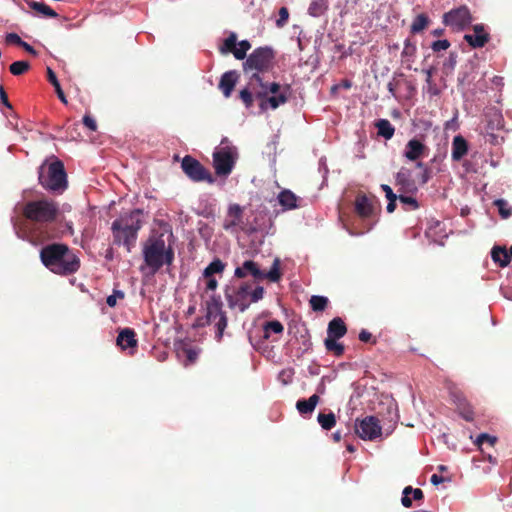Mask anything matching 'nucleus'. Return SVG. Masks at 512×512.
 <instances>
[{"label":"nucleus","instance_id":"4468645a","mask_svg":"<svg viewBox=\"0 0 512 512\" xmlns=\"http://www.w3.org/2000/svg\"><path fill=\"white\" fill-rule=\"evenodd\" d=\"M356 433L363 440L373 441L382 434L379 420L374 416H367L356 422Z\"/></svg>","mask_w":512,"mask_h":512},{"label":"nucleus","instance_id":"f257e3e1","mask_svg":"<svg viewBox=\"0 0 512 512\" xmlns=\"http://www.w3.org/2000/svg\"><path fill=\"white\" fill-rule=\"evenodd\" d=\"M250 49L251 43L248 40L237 43V35L234 32H231L219 46L221 54L232 53L237 60H245L242 64L243 72L249 76V87L255 89V84H261L263 75L274 69L276 51L270 46H261L247 56Z\"/></svg>","mask_w":512,"mask_h":512},{"label":"nucleus","instance_id":"1a4fd4ad","mask_svg":"<svg viewBox=\"0 0 512 512\" xmlns=\"http://www.w3.org/2000/svg\"><path fill=\"white\" fill-rule=\"evenodd\" d=\"M184 174L193 182H207L213 184L215 178L196 158L186 155L181 161Z\"/></svg>","mask_w":512,"mask_h":512},{"label":"nucleus","instance_id":"4c0bfd02","mask_svg":"<svg viewBox=\"0 0 512 512\" xmlns=\"http://www.w3.org/2000/svg\"><path fill=\"white\" fill-rule=\"evenodd\" d=\"M225 268V264L220 259L213 260L204 270L203 276H213L215 273H222Z\"/></svg>","mask_w":512,"mask_h":512},{"label":"nucleus","instance_id":"0eeeda50","mask_svg":"<svg viewBox=\"0 0 512 512\" xmlns=\"http://www.w3.org/2000/svg\"><path fill=\"white\" fill-rule=\"evenodd\" d=\"M39 183L43 188L53 192H63L67 188V174L64 164L55 160L39 167Z\"/></svg>","mask_w":512,"mask_h":512},{"label":"nucleus","instance_id":"6ab92c4d","mask_svg":"<svg viewBox=\"0 0 512 512\" xmlns=\"http://www.w3.org/2000/svg\"><path fill=\"white\" fill-rule=\"evenodd\" d=\"M450 396L462 418L466 421H472L473 410L462 392L457 389H453L450 391Z\"/></svg>","mask_w":512,"mask_h":512},{"label":"nucleus","instance_id":"13d9d810","mask_svg":"<svg viewBox=\"0 0 512 512\" xmlns=\"http://www.w3.org/2000/svg\"><path fill=\"white\" fill-rule=\"evenodd\" d=\"M206 279V290L214 291L217 286L218 282L213 276L205 277Z\"/></svg>","mask_w":512,"mask_h":512},{"label":"nucleus","instance_id":"774afa93","mask_svg":"<svg viewBox=\"0 0 512 512\" xmlns=\"http://www.w3.org/2000/svg\"><path fill=\"white\" fill-rule=\"evenodd\" d=\"M33 237H35L36 239H38L41 242L50 238V236L47 233L45 235H42V232L39 231V234H38V230L33 231Z\"/></svg>","mask_w":512,"mask_h":512},{"label":"nucleus","instance_id":"f3484780","mask_svg":"<svg viewBox=\"0 0 512 512\" xmlns=\"http://www.w3.org/2000/svg\"><path fill=\"white\" fill-rule=\"evenodd\" d=\"M473 34H465L464 40L474 49L484 47L490 40V35L486 32L483 24L473 26Z\"/></svg>","mask_w":512,"mask_h":512},{"label":"nucleus","instance_id":"4d7b16f0","mask_svg":"<svg viewBox=\"0 0 512 512\" xmlns=\"http://www.w3.org/2000/svg\"><path fill=\"white\" fill-rule=\"evenodd\" d=\"M359 340L362 342H365V343H367V342L375 343L376 342L375 338H373L372 334L367 330H362L359 333Z\"/></svg>","mask_w":512,"mask_h":512},{"label":"nucleus","instance_id":"3c124183","mask_svg":"<svg viewBox=\"0 0 512 512\" xmlns=\"http://www.w3.org/2000/svg\"><path fill=\"white\" fill-rule=\"evenodd\" d=\"M264 294V289L261 286H257L253 291L250 290V301L257 302L258 300L262 299Z\"/></svg>","mask_w":512,"mask_h":512},{"label":"nucleus","instance_id":"37998d69","mask_svg":"<svg viewBox=\"0 0 512 512\" xmlns=\"http://www.w3.org/2000/svg\"><path fill=\"white\" fill-rule=\"evenodd\" d=\"M503 128V119L500 114H495L487 123L486 130H500Z\"/></svg>","mask_w":512,"mask_h":512},{"label":"nucleus","instance_id":"49530a36","mask_svg":"<svg viewBox=\"0 0 512 512\" xmlns=\"http://www.w3.org/2000/svg\"><path fill=\"white\" fill-rule=\"evenodd\" d=\"M416 53V46L409 39L404 42V49L401 53L402 57H412Z\"/></svg>","mask_w":512,"mask_h":512},{"label":"nucleus","instance_id":"5fc2aeb1","mask_svg":"<svg viewBox=\"0 0 512 512\" xmlns=\"http://www.w3.org/2000/svg\"><path fill=\"white\" fill-rule=\"evenodd\" d=\"M487 141L493 145H498L503 141V137H500L494 133V131L486 130Z\"/></svg>","mask_w":512,"mask_h":512},{"label":"nucleus","instance_id":"052dcab7","mask_svg":"<svg viewBox=\"0 0 512 512\" xmlns=\"http://www.w3.org/2000/svg\"><path fill=\"white\" fill-rule=\"evenodd\" d=\"M279 379H281L284 384L290 383L291 380H292V373H291V371H285V370L282 371L279 374Z\"/></svg>","mask_w":512,"mask_h":512},{"label":"nucleus","instance_id":"6e6552de","mask_svg":"<svg viewBox=\"0 0 512 512\" xmlns=\"http://www.w3.org/2000/svg\"><path fill=\"white\" fill-rule=\"evenodd\" d=\"M212 159L215 174L218 177L226 178L232 173L236 165L238 152L234 146H222L213 152Z\"/></svg>","mask_w":512,"mask_h":512},{"label":"nucleus","instance_id":"f03ea898","mask_svg":"<svg viewBox=\"0 0 512 512\" xmlns=\"http://www.w3.org/2000/svg\"><path fill=\"white\" fill-rule=\"evenodd\" d=\"M42 264L52 273L68 276L76 273L80 268V259L64 243H51L40 250Z\"/></svg>","mask_w":512,"mask_h":512},{"label":"nucleus","instance_id":"680f3d73","mask_svg":"<svg viewBox=\"0 0 512 512\" xmlns=\"http://www.w3.org/2000/svg\"><path fill=\"white\" fill-rule=\"evenodd\" d=\"M227 326V322H218L217 323V333H216V337L218 340L221 339L222 335H223V332L225 330Z\"/></svg>","mask_w":512,"mask_h":512},{"label":"nucleus","instance_id":"c9c22d12","mask_svg":"<svg viewBox=\"0 0 512 512\" xmlns=\"http://www.w3.org/2000/svg\"><path fill=\"white\" fill-rule=\"evenodd\" d=\"M309 302L312 310L319 312L324 311L327 308L329 300L325 296L314 295L311 297Z\"/></svg>","mask_w":512,"mask_h":512},{"label":"nucleus","instance_id":"e433bc0d","mask_svg":"<svg viewBox=\"0 0 512 512\" xmlns=\"http://www.w3.org/2000/svg\"><path fill=\"white\" fill-rule=\"evenodd\" d=\"M30 69L28 61H15L9 66V71L14 76H20Z\"/></svg>","mask_w":512,"mask_h":512},{"label":"nucleus","instance_id":"2f4dec72","mask_svg":"<svg viewBox=\"0 0 512 512\" xmlns=\"http://www.w3.org/2000/svg\"><path fill=\"white\" fill-rule=\"evenodd\" d=\"M260 329L262 337L268 339L271 333L280 334L284 328L281 322H262Z\"/></svg>","mask_w":512,"mask_h":512},{"label":"nucleus","instance_id":"c85d7f7f","mask_svg":"<svg viewBox=\"0 0 512 512\" xmlns=\"http://www.w3.org/2000/svg\"><path fill=\"white\" fill-rule=\"evenodd\" d=\"M375 127L377 128L378 135L386 140L391 139L395 133L394 126L387 119H379L375 122Z\"/></svg>","mask_w":512,"mask_h":512},{"label":"nucleus","instance_id":"0e129e2a","mask_svg":"<svg viewBox=\"0 0 512 512\" xmlns=\"http://www.w3.org/2000/svg\"><path fill=\"white\" fill-rule=\"evenodd\" d=\"M430 481L433 485H439L445 481V478L438 474H433L430 478Z\"/></svg>","mask_w":512,"mask_h":512},{"label":"nucleus","instance_id":"bf43d9fd","mask_svg":"<svg viewBox=\"0 0 512 512\" xmlns=\"http://www.w3.org/2000/svg\"><path fill=\"white\" fill-rule=\"evenodd\" d=\"M0 100L3 105H5L9 109H12V105L8 100L7 93L5 92L3 86H0Z\"/></svg>","mask_w":512,"mask_h":512},{"label":"nucleus","instance_id":"f704fd0d","mask_svg":"<svg viewBox=\"0 0 512 512\" xmlns=\"http://www.w3.org/2000/svg\"><path fill=\"white\" fill-rule=\"evenodd\" d=\"M317 420H318L320 426L324 430H330L336 424V418H335L334 413H332V412H330L328 414L319 413Z\"/></svg>","mask_w":512,"mask_h":512},{"label":"nucleus","instance_id":"79ce46f5","mask_svg":"<svg viewBox=\"0 0 512 512\" xmlns=\"http://www.w3.org/2000/svg\"><path fill=\"white\" fill-rule=\"evenodd\" d=\"M253 94L254 91L249 87V85L240 91L239 97L246 108H251L253 106Z\"/></svg>","mask_w":512,"mask_h":512},{"label":"nucleus","instance_id":"de8ad7c7","mask_svg":"<svg viewBox=\"0 0 512 512\" xmlns=\"http://www.w3.org/2000/svg\"><path fill=\"white\" fill-rule=\"evenodd\" d=\"M450 45L451 44L447 39L437 40L431 44V49L433 50V52H440L447 50L450 47Z\"/></svg>","mask_w":512,"mask_h":512},{"label":"nucleus","instance_id":"e2e57ef3","mask_svg":"<svg viewBox=\"0 0 512 512\" xmlns=\"http://www.w3.org/2000/svg\"><path fill=\"white\" fill-rule=\"evenodd\" d=\"M431 177V171L429 168H425L421 174V183L426 184Z\"/></svg>","mask_w":512,"mask_h":512},{"label":"nucleus","instance_id":"7ed1b4c3","mask_svg":"<svg viewBox=\"0 0 512 512\" xmlns=\"http://www.w3.org/2000/svg\"><path fill=\"white\" fill-rule=\"evenodd\" d=\"M141 214V210L135 209L128 216H122L112 223L113 244L124 245L128 253L135 247L138 231L142 227Z\"/></svg>","mask_w":512,"mask_h":512},{"label":"nucleus","instance_id":"4be33fe9","mask_svg":"<svg viewBox=\"0 0 512 512\" xmlns=\"http://www.w3.org/2000/svg\"><path fill=\"white\" fill-rule=\"evenodd\" d=\"M428 148L418 139H411L405 147L404 156L410 161H416L421 158Z\"/></svg>","mask_w":512,"mask_h":512},{"label":"nucleus","instance_id":"7c9ffc66","mask_svg":"<svg viewBox=\"0 0 512 512\" xmlns=\"http://www.w3.org/2000/svg\"><path fill=\"white\" fill-rule=\"evenodd\" d=\"M430 22H431V20L427 14H425V13L418 14L414 18V20L411 24V27H410L411 33L416 34V33L422 32L424 29H426L429 26Z\"/></svg>","mask_w":512,"mask_h":512},{"label":"nucleus","instance_id":"2eb2a0df","mask_svg":"<svg viewBox=\"0 0 512 512\" xmlns=\"http://www.w3.org/2000/svg\"><path fill=\"white\" fill-rule=\"evenodd\" d=\"M375 196L359 193L355 199V212L362 219H371L375 215Z\"/></svg>","mask_w":512,"mask_h":512},{"label":"nucleus","instance_id":"864d4df0","mask_svg":"<svg viewBox=\"0 0 512 512\" xmlns=\"http://www.w3.org/2000/svg\"><path fill=\"white\" fill-rule=\"evenodd\" d=\"M83 124L90 129L91 131L97 130V123L94 118H92L90 115L86 114L83 117Z\"/></svg>","mask_w":512,"mask_h":512},{"label":"nucleus","instance_id":"39448f33","mask_svg":"<svg viewBox=\"0 0 512 512\" xmlns=\"http://www.w3.org/2000/svg\"><path fill=\"white\" fill-rule=\"evenodd\" d=\"M254 95L259 99L260 107L266 109H277L280 105L285 104L289 99L291 85L286 84L283 87L277 82H264L261 78V84H255Z\"/></svg>","mask_w":512,"mask_h":512},{"label":"nucleus","instance_id":"f8f14e48","mask_svg":"<svg viewBox=\"0 0 512 512\" xmlns=\"http://www.w3.org/2000/svg\"><path fill=\"white\" fill-rule=\"evenodd\" d=\"M225 296L231 309L243 312L251 304L250 285L242 284L239 288H227Z\"/></svg>","mask_w":512,"mask_h":512},{"label":"nucleus","instance_id":"ddd939ff","mask_svg":"<svg viewBox=\"0 0 512 512\" xmlns=\"http://www.w3.org/2000/svg\"><path fill=\"white\" fill-rule=\"evenodd\" d=\"M174 346L177 358L185 366L194 364L200 354V349L180 336H176Z\"/></svg>","mask_w":512,"mask_h":512},{"label":"nucleus","instance_id":"20e7f679","mask_svg":"<svg viewBox=\"0 0 512 512\" xmlns=\"http://www.w3.org/2000/svg\"><path fill=\"white\" fill-rule=\"evenodd\" d=\"M143 257L146 265L157 272L164 264L171 265L174 261V250L166 246L163 235L150 237L144 248Z\"/></svg>","mask_w":512,"mask_h":512},{"label":"nucleus","instance_id":"09e8293b","mask_svg":"<svg viewBox=\"0 0 512 512\" xmlns=\"http://www.w3.org/2000/svg\"><path fill=\"white\" fill-rule=\"evenodd\" d=\"M124 292L120 291V290H114L113 291V294L112 295H109L107 297V300H106V303L110 306V307H114L117 303V300L118 299H124Z\"/></svg>","mask_w":512,"mask_h":512},{"label":"nucleus","instance_id":"473e14b6","mask_svg":"<svg viewBox=\"0 0 512 512\" xmlns=\"http://www.w3.org/2000/svg\"><path fill=\"white\" fill-rule=\"evenodd\" d=\"M47 78L48 81L53 85L55 88V91L57 93L58 98L63 102L64 104H67V99L65 97V94L61 88V85L56 77L55 72L51 68H47Z\"/></svg>","mask_w":512,"mask_h":512},{"label":"nucleus","instance_id":"72a5a7b5","mask_svg":"<svg viewBox=\"0 0 512 512\" xmlns=\"http://www.w3.org/2000/svg\"><path fill=\"white\" fill-rule=\"evenodd\" d=\"M327 5L324 0H314L308 7V13L313 17H319L325 13Z\"/></svg>","mask_w":512,"mask_h":512},{"label":"nucleus","instance_id":"b1692460","mask_svg":"<svg viewBox=\"0 0 512 512\" xmlns=\"http://www.w3.org/2000/svg\"><path fill=\"white\" fill-rule=\"evenodd\" d=\"M468 152V143L461 135L455 136L452 141L451 157L454 161H460Z\"/></svg>","mask_w":512,"mask_h":512},{"label":"nucleus","instance_id":"bb28decb","mask_svg":"<svg viewBox=\"0 0 512 512\" xmlns=\"http://www.w3.org/2000/svg\"><path fill=\"white\" fill-rule=\"evenodd\" d=\"M27 5L32 10L36 11L39 14H42L45 17L56 18L58 14L48 5L43 2H37L34 0H26Z\"/></svg>","mask_w":512,"mask_h":512},{"label":"nucleus","instance_id":"412c9836","mask_svg":"<svg viewBox=\"0 0 512 512\" xmlns=\"http://www.w3.org/2000/svg\"><path fill=\"white\" fill-rule=\"evenodd\" d=\"M235 277L245 278L247 275H251L255 280H263L264 272L260 270L257 263L252 260H247L241 267H237L234 272Z\"/></svg>","mask_w":512,"mask_h":512},{"label":"nucleus","instance_id":"6e6d98bb","mask_svg":"<svg viewBox=\"0 0 512 512\" xmlns=\"http://www.w3.org/2000/svg\"><path fill=\"white\" fill-rule=\"evenodd\" d=\"M381 189L385 192V196L388 200H397L399 198V195L395 194L389 185L382 184Z\"/></svg>","mask_w":512,"mask_h":512},{"label":"nucleus","instance_id":"ea45409f","mask_svg":"<svg viewBox=\"0 0 512 512\" xmlns=\"http://www.w3.org/2000/svg\"><path fill=\"white\" fill-rule=\"evenodd\" d=\"M280 277L281 273L279 270V259H275L271 269L267 273H264L263 280L269 279L272 282H277L280 279Z\"/></svg>","mask_w":512,"mask_h":512},{"label":"nucleus","instance_id":"cd10ccee","mask_svg":"<svg viewBox=\"0 0 512 512\" xmlns=\"http://www.w3.org/2000/svg\"><path fill=\"white\" fill-rule=\"evenodd\" d=\"M492 260L498 263L500 267H506L510 263L508 251L504 247L495 246L491 251Z\"/></svg>","mask_w":512,"mask_h":512},{"label":"nucleus","instance_id":"338daca9","mask_svg":"<svg viewBox=\"0 0 512 512\" xmlns=\"http://www.w3.org/2000/svg\"><path fill=\"white\" fill-rule=\"evenodd\" d=\"M433 71H434V69L432 67L424 70V73L426 75V83L428 84V86H431V84L433 83V81H432Z\"/></svg>","mask_w":512,"mask_h":512},{"label":"nucleus","instance_id":"9d476101","mask_svg":"<svg viewBox=\"0 0 512 512\" xmlns=\"http://www.w3.org/2000/svg\"><path fill=\"white\" fill-rule=\"evenodd\" d=\"M347 332L345 322H329L327 329V337L324 341L327 351L332 352L336 356H340L344 352V347L338 342Z\"/></svg>","mask_w":512,"mask_h":512},{"label":"nucleus","instance_id":"a878e982","mask_svg":"<svg viewBox=\"0 0 512 512\" xmlns=\"http://www.w3.org/2000/svg\"><path fill=\"white\" fill-rule=\"evenodd\" d=\"M410 494L414 500H421L424 497L423 491L419 488H413L411 486H407L404 488L402 492L401 503L404 507L409 508L412 506V500L410 498Z\"/></svg>","mask_w":512,"mask_h":512},{"label":"nucleus","instance_id":"393cba45","mask_svg":"<svg viewBox=\"0 0 512 512\" xmlns=\"http://www.w3.org/2000/svg\"><path fill=\"white\" fill-rule=\"evenodd\" d=\"M319 403V396L313 394L308 399L298 400L296 403V408L298 412L302 415L311 414L317 404Z\"/></svg>","mask_w":512,"mask_h":512},{"label":"nucleus","instance_id":"603ef678","mask_svg":"<svg viewBox=\"0 0 512 512\" xmlns=\"http://www.w3.org/2000/svg\"><path fill=\"white\" fill-rule=\"evenodd\" d=\"M6 42L8 44H15V45H18L21 47V45L23 44V40L20 38V36L16 33H8L6 35Z\"/></svg>","mask_w":512,"mask_h":512},{"label":"nucleus","instance_id":"58836bf2","mask_svg":"<svg viewBox=\"0 0 512 512\" xmlns=\"http://www.w3.org/2000/svg\"><path fill=\"white\" fill-rule=\"evenodd\" d=\"M411 193H399V201L406 205V210H416L419 208L418 201L412 196Z\"/></svg>","mask_w":512,"mask_h":512},{"label":"nucleus","instance_id":"5701e85b","mask_svg":"<svg viewBox=\"0 0 512 512\" xmlns=\"http://www.w3.org/2000/svg\"><path fill=\"white\" fill-rule=\"evenodd\" d=\"M238 80V73L235 70L225 72L220 79L219 89L225 97H230Z\"/></svg>","mask_w":512,"mask_h":512},{"label":"nucleus","instance_id":"dca6fc26","mask_svg":"<svg viewBox=\"0 0 512 512\" xmlns=\"http://www.w3.org/2000/svg\"><path fill=\"white\" fill-rule=\"evenodd\" d=\"M395 185L398 186L399 193L415 194L418 190L415 180L412 178V172L402 167L395 176Z\"/></svg>","mask_w":512,"mask_h":512},{"label":"nucleus","instance_id":"8fccbe9b","mask_svg":"<svg viewBox=\"0 0 512 512\" xmlns=\"http://www.w3.org/2000/svg\"><path fill=\"white\" fill-rule=\"evenodd\" d=\"M289 18V11L286 7H281L279 10V18L276 20V25L278 27H283Z\"/></svg>","mask_w":512,"mask_h":512},{"label":"nucleus","instance_id":"c03bdc74","mask_svg":"<svg viewBox=\"0 0 512 512\" xmlns=\"http://www.w3.org/2000/svg\"><path fill=\"white\" fill-rule=\"evenodd\" d=\"M222 303L220 300L212 298L211 301L208 303V319L211 316L216 317L218 313H220Z\"/></svg>","mask_w":512,"mask_h":512},{"label":"nucleus","instance_id":"a211bd4d","mask_svg":"<svg viewBox=\"0 0 512 512\" xmlns=\"http://www.w3.org/2000/svg\"><path fill=\"white\" fill-rule=\"evenodd\" d=\"M243 209L239 204H231L228 207L227 215L223 221V229L233 232L242 223Z\"/></svg>","mask_w":512,"mask_h":512},{"label":"nucleus","instance_id":"a19ab883","mask_svg":"<svg viewBox=\"0 0 512 512\" xmlns=\"http://www.w3.org/2000/svg\"><path fill=\"white\" fill-rule=\"evenodd\" d=\"M494 205L498 208L499 214L503 219H507L512 215V208L508 207V203L504 199H497Z\"/></svg>","mask_w":512,"mask_h":512},{"label":"nucleus","instance_id":"aec40b11","mask_svg":"<svg viewBox=\"0 0 512 512\" xmlns=\"http://www.w3.org/2000/svg\"><path fill=\"white\" fill-rule=\"evenodd\" d=\"M116 343L121 350L127 351L128 354L132 355L137 348L134 331L130 328L122 329L117 336Z\"/></svg>","mask_w":512,"mask_h":512},{"label":"nucleus","instance_id":"423d86ee","mask_svg":"<svg viewBox=\"0 0 512 512\" xmlns=\"http://www.w3.org/2000/svg\"><path fill=\"white\" fill-rule=\"evenodd\" d=\"M22 214L31 222L48 224L57 219L59 206L56 201L42 197L26 202Z\"/></svg>","mask_w":512,"mask_h":512},{"label":"nucleus","instance_id":"a18cd8bd","mask_svg":"<svg viewBox=\"0 0 512 512\" xmlns=\"http://www.w3.org/2000/svg\"><path fill=\"white\" fill-rule=\"evenodd\" d=\"M497 441V438L495 436H492V435H489V434H486V433H482L480 435H478L475 443L482 447V445L484 444H488L490 446H493Z\"/></svg>","mask_w":512,"mask_h":512},{"label":"nucleus","instance_id":"69168bd1","mask_svg":"<svg viewBox=\"0 0 512 512\" xmlns=\"http://www.w3.org/2000/svg\"><path fill=\"white\" fill-rule=\"evenodd\" d=\"M21 47L26 51L28 52L29 54L33 55V56H36L38 53L37 51L30 45L28 44L27 42H23V44L21 45Z\"/></svg>","mask_w":512,"mask_h":512},{"label":"nucleus","instance_id":"9b49d317","mask_svg":"<svg viewBox=\"0 0 512 512\" xmlns=\"http://www.w3.org/2000/svg\"><path fill=\"white\" fill-rule=\"evenodd\" d=\"M472 20V14L465 5L451 9L443 15V23L455 30H463L472 23Z\"/></svg>","mask_w":512,"mask_h":512},{"label":"nucleus","instance_id":"c756f323","mask_svg":"<svg viewBox=\"0 0 512 512\" xmlns=\"http://www.w3.org/2000/svg\"><path fill=\"white\" fill-rule=\"evenodd\" d=\"M278 201L286 209H295L297 207V196L290 190H283L278 195Z\"/></svg>","mask_w":512,"mask_h":512}]
</instances>
